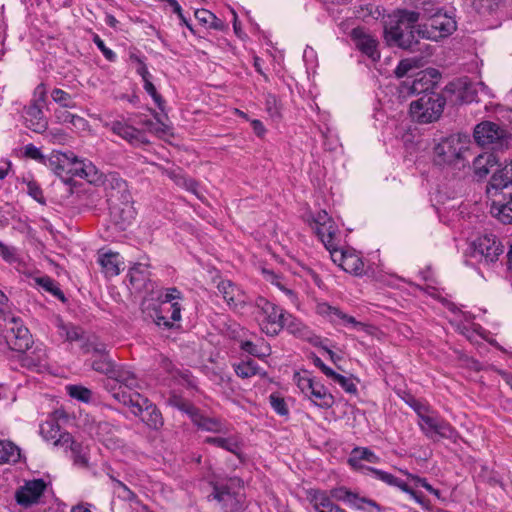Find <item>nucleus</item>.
<instances>
[{"instance_id":"nucleus-62","label":"nucleus","mask_w":512,"mask_h":512,"mask_svg":"<svg viewBox=\"0 0 512 512\" xmlns=\"http://www.w3.org/2000/svg\"><path fill=\"white\" fill-rule=\"evenodd\" d=\"M171 319V310H166L162 314L159 312V309L155 314V323L158 326H163L164 328H171L173 326Z\"/></svg>"},{"instance_id":"nucleus-55","label":"nucleus","mask_w":512,"mask_h":512,"mask_svg":"<svg viewBox=\"0 0 512 512\" xmlns=\"http://www.w3.org/2000/svg\"><path fill=\"white\" fill-rule=\"evenodd\" d=\"M266 110L272 118L280 117V105L277 97L273 94H268L265 98Z\"/></svg>"},{"instance_id":"nucleus-17","label":"nucleus","mask_w":512,"mask_h":512,"mask_svg":"<svg viewBox=\"0 0 512 512\" xmlns=\"http://www.w3.org/2000/svg\"><path fill=\"white\" fill-rule=\"evenodd\" d=\"M45 489L46 483L44 480L36 479L29 481L16 491V501L18 504L24 507H29L35 503H38Z\"/></svg>"},{"instance_id":"nucleus-63","label":"nucleus","mask_w":512,"mask_h":512,"mask_svg":"<svg viewBox=\"0 0 512 512\" xmlns=\"http://www.w3.org/2000/svg\"><path fill=\"white\" fill-rule=\"evenodd\" d=\"M196 19L203 24L209 25L212 21H219V19L210 11L206 9H198L195 11Z\"/></svg>"},{"instance_id":"nucleus-53","label":"nucleus","mask_w":512,"mask_h":512,"mask_svg":"<svg viewBox=\"0 0 512 512\" xmlns=\"http://www.w3.org/2000/svg\"><path fill=\"white\" fill-rule=\"evenodd\" d=\"M269 400L271 407L274 409L276 413H278L281 416H285L288 414L289 411L284 398H282L278 394L273 393L269 396Z\"/></svg>"},{"instance_id":"nucleus-52","label":"nucleus","mask_w":512,"mask_h":512,"mask_svg":"<svg viewBox=\"0 0 512 512\" xmlns=\"http://www.w3.org/2000/svg\"><path fill=\"white\" fill-rule=\"evenodd\" d=\"M141 123L143 126H145L147 128V130L149 132H152L159 136L166 134V132L168 130V126L165 125L163 122H161L158 118L156 121L146 119V120L142 121Z\"/></svg>"},{"instance_id":"nucleus-3","label":"nucleus","mask_w":512,"mask_h":512,"mask_svg":"<svg viewBox=\"0 0 512 512\" xmlns=\"http://www.w3.org/2000/svg\"><path fill=\"white\" fill-rule=\"evenodd\" d=\"M254 314L261 331L266 335L276 336L283 329L286 311L266 298L256 299Z\"/></svg>"},{"instance_id":"nucleus-50","label":"nucleus","mask_w":512,"mask_h":512,"mask_svg":"<svg viewBox=\"0 0 512 512\" xmlns=\"http://www.w3.org/2000/svg\"><path fill=\"white\" fill-rule=\"evenodd\" d=\"M334 382L338 383L345 392L349 394L357 393V386L351 377H346L336 372L330 377Z\"/></svg>"},{"instance_id":"nucleus-16","label":"nucleus","mask_w":512,"mask_h":512,"mask_svg":"<svg viewBox=\"0 0 512 512\" xmlns=\"http://www.w3.org/2000/svg\"><path fill=\"white\" fill-rule=\"evenodd\" d=\"M351 39L355 46L373 61L380 58V53L377 49V40L370 35L364 28L356 27L350 33Z\"/></svg>"},{"instance_id":"nucleus-54","label":"nucleus","mask_w":512,"mask_h":512,"mask_svg":"<svg viewBox=\"0 0 512 512\" xmlns=\"http://www.w3.org/2000/svg\"><path fill=\"white\" fill-rule=\"evenodd\" d=\"M415 410L417 411L420 417L419 425L421 429L427 436H431L436 423V418L421 414L420 408H415Z\"/></svg>"},{"instance_id":"nucleus-32","label":"nucleus","mask_w":512,"mask_h":512,"mask_svg":"<svg viewBox=\"0 0 512 512\" xmlns=\"http://www.w3.org/2000/svg\"><path fill=\"white\" fill-rule=\"evenodd\" d=\"M98 262L102 266L106 276L113 277L120 273V255L108 252L99 256Z\"/></svg>"},{"instance_id":"nucleus-10","label":"nucleus","mask_w":512,"mask_h":512,"mask_svg":"<svg viewBox=\"0 0 512 512\" xmlns=\"http://www.w3.org/2000/svg\"><path fill=\"white\" fill-rule=\"evenodd\" d=\"M330 256L332 261L345 272L354 275H361L364 270V263L361 257L354 250H344L337 247L330 253Z\"/></svg>"},{"instance_id":"nucleus-41","label":"nucleus","mask_w":512,"mask_h":512,"mask_svg":"<svg viewBox=\"0 0 512 512\" xmlns=\"http://www.w3.org/2000/svg\"><path fill=\"white\" fill-rule=\"evenodd\" d=\"M309 499L317 512L327 510L334 505L327 493L321 490H311L309 492Z\"/></svg>"},{"instance_id":"nucleus-43","label":"nucleus","mask_w":512,"mask_h":512,"mask_svg":"<svg viewBox=\"0 0 512 512\" xmlns=\"http://www.w3.org/2000/svg\"><path fill=\"white\" fill-rule=\"evenodd\" d=\"M235 373L241 378H250L260 374L261 369L254 360L248 359L234 365Z\"/></svg>"},{"instance_id":"nucleus-47","label":"nucleus","mask_w":512,"mask_h":512,"mask_svg":"<svg viewBox=\"0 0 512 512\" xmlns=\"http://www.w3.org/2000/svg\"><path fill=\"white\" fill-rule=\"evenodd\" d=\"M51 97L53 101L58 103L62 108L76 107V104L73 102L71 95L60 88L53 89L51 92Z\"/></svg>"},{"instance_id":"nucleus-1","label":"nucleus","mask_w":512,"mask_h":512,"mask_svg":"<svg viewBox=\"0 0 512 512\" xmlns=\"http://www.w3.org/2000/svg\"><path fill=\"white\" fill-rule=\"evenodd\" d=\"M468 152L465 142L459 136L452 135L435 145L433 162L443 169L461 170L468 165Z\"/></svg>"},{"instance_id":"nucleus-64","label":"nucleus","mask_w":512,"mask_h":512,"mask_svg":"<svg viewBox=\"0 0 512 512\" xmlns=\"http://www.w3.org/2000/svg\"><path fill=\"white\" fill-rule=\"evenodd\" d=\"M55 117L58 123L70 124L73 121L75 114H72L64 108H61L55 110Z\"/></svg>"},{"instance_id":"nucleus-12","label":"nucleus","mask_w":512,"mask_h":512,"mask_svg":"<svg viewBox=\"0 0 512 512\" xmlns=\"http://www.w3.org/2000/svg\"><path fill=\"white\" fill-rule=\"evenodd\" d=\"M104 126L133 146H141L149 143L144 131L137 129L126 122L116 120L106 122Z\"/></svg>"},{"instance_id":"nucleus-33","label":"nucleus","mask_w":512,"mask_h":512,"mask_svg":"<svg viewBox=\"0 0 512 512\" xmlns=\"http://www.w3.org/2000/svg\"><path fill=\"white\" fill-rule=\"evenodd\" d=\"M59 336L68 342H80L83 340L84 332L80 327L72 324H66L61 320L57 324Z\"/></svg>"},{"instance_id":"nucleus-42","label":"nucleus","mask_w":512,"mask_h":512,"mask_svg":"<svg viewBox=\"0 0 512 512\" xmlns=\"http://www.w3.org/2000/svg\"><path fill=\"white\" fill-rule=\"evenodd\" d=\"M79 346L82 349L83 353H95V354H104L107 351V346L99 342L97 337H85L83 335V340L79 342Z\"/></svg>"},{"instance_id":"nucleus-5","label":"nucleus","mask_w":512,"mask_h":512,"mask_svg":"<svg viewBox=\"0 0 512 512\" xmlns=\"http://www.w3.org/2000/svg\"><path fill=\"white\" fill-rule=\"evenodd\" d=\"M446 99L437 92L423 94L410 104V114L419 123H431L440 118Z\"/></svg>"},{"instance_id":"nucleus-26","label":"nucleus","mask_w":512,"mask_h":512,"mask_svg":"<svg viewBox=\"0 0 512 512\" xmlns=\"http://www.w3.org/2000/svg\"><path fill=\"white\" fill-rule=\"evenodd\" d=\"M337 226L334 221L321 224L315 227V232L324 244L325 248L331 253L338 247Z\"/></svg>"},{"instance_id":"nucleus-18","label":"nucleus","mask_w":512,"mask_h":512,"mask_svg":"<svg viewBox=\"0 0 512 512\" xmlns=\"http://www.w3.org/2000/svg\"><path fill=\"white\" fill-rule=\"evenodd\" d=\"M15 327H12L6 334L8 346L17 352L29 351L32 344V336L26 327L18 326L13 319Z\"/></svg>"},{"instance_id":"nucleus-51","label":"nucleus","mask_w":512,"mask_h":512,"mask_svg":"<svg viewBox=\"0 0 512 512\" xmlns=\"http://www.w3.org/2000/svg\"><path fill=\"white\" fill-rule=\"evenodd\" d=\"M416 68L415 62L410 59L401 60L395 69V75L397 78H403L407 76V79L414 77L410 72Z\"/></svg>"},{"instance_id":"nucleus-31","label":"nucleus","mask_w":512,"mask_h":512,"mask_svg":"<svg viewBox=\"0 0 512 512\" xmlns=\"http://www.w3.org/2000/svg\"><path fill=\"white\" fill-rule=\"evenodd\" d=\"M190 419L198 428L202 430L215 433H221L224 431V426L219 420L204 416L198 409Z\"/></svg>"},{"instance_id":"nucleus-28","label":"nucleus","mask_w":512,"mask_h":512,"mask_svg":"<svg viewBox=\"0 0 512 512\" xmlns=\"http://www.w3.org/2000/svg\"><path fill=\"white\" fill-rule=\"evenodd\" d=\"M308 397L316 406L324 409L332 407L335 402L333 395L327 391L320 381L315 382Z\"/></svg>"},{"instance_id":"nucleus-40","label":"nucleus","mask_w":512,"mask_h":512,"mask_svg":"<svg viewBox=\"0 0 512 512\" xmlns=\"http://www.w3.org/2000/svg\"><path fill=\"white\" fill-rule=\"evenodd\" d=\"M62 448H64L65 450L69 449L71 451L74 464L81 467L87 466L88 460L86 457V453L84 451V447L82 446L81 443L76 442L72 436L71 443L69 442L65 444Z\"/></svg>"},{"instance_id":"nucleus-60","label":"nucleus","mask_w":512,"mask_h":512,"mask_svg":"<svg viewBox=\"0 0 512 512\" xmlns=\"http://www.w3.org/2000/svg\"><path fill=\"white\" fill-rule=\"evenodd\" d=\"M114 482V489L119 491V496L124 500H132L135 494L121 481L112 478Z\"/></svg>"},{"instance_id":"nucleus-13","label":"nucleus","mask_w":512,"mask_h":512,"mask_svg":"<svg viewBox=\"0 0 512 512\" xmlns=\"http://www.w3.org/2000/svg\"><path fill=\"white\" fill-rule=\"evenodd\" d=\"M491 199L490 213L503 224H512V192L488 195Z\"/></svg>"},{"instance_id":"nucleus-21","label":"nucleus","mask_w":512,"mask_h":512,"mask_svg":"<svg viewBox=\"0 0 512 512\" xmlns=\"http://www.w3.org/2000/svg\"><path fill=\"white\" fill-rule=\"evenodd\" d=\"M510 186H512V161L492 175L486 192L488 195H495L499 192H505Z\"/></svg>"},{"instance_id":"nucleus-14","label":"nucleus","mask_w":512,"mask_h":512,"mask_svg":"<svg viewBox=\"0 0 512 512\" xmlns=\"http://www.w3.org/2000/svg\"><path fill=\"white\" fill-rule=\"evenodd\" d=\"M62 160L68 164L66 176L70 177V179L72 177H79L86 179L90 183H94L101 178V174H99L97 168L91 162L70 158L69 156L68 160Z\"/></svg>"},{"instance_id":"nucleus-37","label":"nucleus","mask_w":512,"mask_h":512,"mask_svg":"<svg viewBox=\"0 0 512 512\" xmlns=\"http://www.w3.org/2000/svg\"><path fill=\"white\" fill-rule=\"evenodd\" d=\"M20 458V449L10 441H0V464L16 463Z\"/></svg>"},{"instance_id":"nucleus-58","label":"nucleus","mask_w":512,"mask_h":512,"mask_svg":"<svg viewBox=\"0 0 512 512\" xmlns=\"http://www.w3.org/2000/svg\"><path fill=\"white\" fill-rule=\"evenodd\" d=\"M143 82L145 91L153 98L158 107L162 109L163 99L161 95L157 92L156 87L151 82V79L145 80Z\"/></svg>"},{"instance_id":"nucleus-48","label":"nucleus","mask_w":512,"mask_h":512,"mask_svg":"<svg viewBox=\"0 0 512 512\" xmlns=\"http://www.w3.org/2000/svg\"><path fill=\"white\" fill-rule=\"evenodd\" d=\"M214 499H216L219 502H223L225 505L228 503L233 504L236 499L231 494L229 488L226 485H219L216 484L213 488L212 493Z\"/></svg>"},{"instance_id":"nucleus-61","label":"nucleus","mask_w":512,"mask_h":512,"mask_svg":"<svg viewBox=\"0 0 512 512\" xmlns=\"http://www.w3.org/2000/svg\"><path fill=\"white\" fill-rule=\"evenodd\" d=\"M93 42L95 45L100 49V51L103 53L105 58L109 61H114L116 59V54L111 49L106 47L104 41L98 36L95 35L93 38Z\"/></svg>"},{"instance_id":"nucleus-34","label":"nucleus","mask_w":512,"mask_h":512,"mask_svg":"<svg viewBox=\"0 0 512 512\" xmlns=\"http://www.w3.org/2000/svg\"><path fill=\"white\" fill-rule=\"evenodd\" d=\"M24 355L22 357V365L27 367L28 369H36L41 367L46 360V352L44 349L36 347L31 352H22Z\"/></svg>"},{"instance_id":"nucleus-15","label":"nucleus","mask_w":512,"mask_h":512,"mask_svg":"<svg viewBox=\"0 0 512 512\" xmlns=\"http://www.w3.org/2000/svg\"><path fill=\"white\" fill-rule=\"evenodd\" d=\"M319 315L326 317L335 325H350L356 329H364L365 325L357 321L353 316L347 315L339 308L329 305L328 303H319L316 307Z\"/></svg>"},{"instance_id":"nucleus-57","label":"nucleus","mask_w":512,"mask_h":512,"mask_svg":"<svg viewBox=\"0 0 512 512\" xmlns=\"http://www.w3.org/2000/svg\"><path fill=\"white\" fill-rule=\"evenodd\" d=\"M368 469L370 472H372L375 475V477L378 480L383 481L384 483L391 485V486H394V484H398V478L395 477L394 475H392L388 472L376 469V468H368Z\"/></svg>"},{"instance_id":"nucleus-36","label":"nucleus","mask_w":512,"mask_h":512,"mask_svg":"<svg viewBox=\"0 0 512 512\" xmlns=\"http://www.w3.org/2000/svg\"><path fill=\"white\" fill-rule=\"evenodd\" d=\"M62 159L68 160L67 154H54L48 160V166L54 173L60 177V179L68 183L70 181V177L66 176L68 164H66Z\"/></svg>"},{"instance_id":"nucleus-24","label":"nucleus","mask_w":512,"mask_h":512,"mask_svg":"<svg viewBox=\"0 0 512 512\" xmlns=\"http://www.w3.org/2000/svg\"><path fill=\"white\" fill-rule=\"evenodd\" d=\"M361 461H367L369 463H378L380 458L367 447H355L352 449L348 458L349 465L356 471L367 470L369 467L362 465Z\"/></svg>"},{"instance_id":"nucleus-2","label":"nucleus","mask_w":512,"mask_h":512,"mask_svg":"<svg viewBox=\"0 0 512 512\" xmlns=\"http://www.w3.org/2000/svg\"><path fill=\"white\" fill-rule=\"evenodd\" d=\"M114 398L130 407L131 412L135 416H141V420L149 428L158 430L163 426L164 420L160 410L140 393L136 391L130 393H114Z\"/></svg>"},{"instance_id":"nucleus-59","label":"nucleus","mask_w":512,"mask_h":512,"mask_svg":"<svg viewBox=\"0 0 512 512\" xmlns=\"http://www.w3.org/2000/svg\"><path fill=\"white\" fill-rule=\"evenodd\" d=\"M315 382L318 381L315 380L314 378L300 376L297 380V386L299 387L303 394L308 396L312 390V387H314Z\"/></svg>"},{"instance_id":"nucleus-30","label":"nucleus","mask_w":512,"mask_h":512,"mask_svg":"<svg viewBox=\"0 0 512 512\" xmlns=\"http://www.w3.org/2000/svg\"><path fill=\"white\" fill-rule=\"evenodd\" d=\"M455 90L459 91L457 98L463 103H470L477 99V89L470 82L459 81L457 84L451 83L445 88L446 92Z\"/></svg>"},{"instance_id":"nucleus-9","label":"nucleus","mask_w":512,"mask_h":512,"mask_svg":"<svg viewBox=\"0 0 512 512\" xmlns=\"http://www.w3.org/2000/svg\"><path fill=\"white\" fill-rule=\"evenodd\" d=\"M423 37L438 39L451 35L456 30V21L446 14L436 13L430 19L428 25H424Z\"/></svg>"},{"instance_id":"nucleus-6","label":"nucleus","mask_w":512,"mask_h":512,"mask_svg":"<svg viewBox=\"0 0 512 512\" xmlns=\"http://www.w3.org/2000/svg\"><path fill=\"white\" fill-rule=\"evenodd\" d=\"M423 33V29H415L414 26L398 22L385 31V38L390 45L413 51L419 38H424Z\"/></svg>"},{"instance_id":"nucleus-39","label":"nucleus","mask_w":512,"mask_h":512,"mask_svg":"<svg viewBox=\"0 0 512 512\" xmlns=\"http://www.w3.org/2000/svg\"><path fill=\"white\" fill-rule=\"evenodd\" d=\"M166 403L173 408L185 412L190 418L197 410L192 403L176 393H171L167 398Z\"/></svg>"},{"instance_id":"nucleus-4","label":"nucleus","mask_w":512,"mask_h":512,"mask_svg":"<svg viewBox=\"0 0 512 512\" xmlns=\"http://www.w3.org/2000/svg\"><path fill=\"white\" fill-rule=\"evenodd\" d=\"M473 136L480 146L494 151L508 149L512 142V134L504 126L491 121L476 125Z\"/></svg>"},{"instance_id":"nucleus-38","label":"nucleus","mask_w":512,"mask_h":512,"mask_svg":"<svg viewBox=\"0 0 512 512\" xmlns=\"http://www.w3.org/2000/svg\"><path fill=\"white\" fill-rule=\"evenodd\" d=\"M37 285L44 291L52 294L62 302H66V297L60 289L58 283L49 276H42L35 279Z\"/></svg>"},{"instance_id":"nucleus-29","label":"nucleus","mask_w":512,"mask_h":512,"mask_svg":"<svg viewBox=\"0 0 512 512\" xmlns=\"http://www.w3.org/2000/svg\"><path fill=\"white\" fill-rule=\"evenodd\" d=\"M497 163L496 157L492 153L479 154L472 163V169L476 177L482 179L486 177L490 169Z\"/></svg>"},{"instance_id":"nucleus-20","label":"nucleus","mask_w":512,"mask_h":512,"mask_svg":"<svg viewBox=\"0 0 512 512\" xmlns=\"http://www.w3.org/2000/svg\"><path fill=\"white\" fill-rule=\"evenodd\" d=\"M181 297L182 294L177 288H166L159 295V312L162 314L166 310H171L172 321H179L181 319V306L178 302L173 301L181 299Z\"/></svg>"},{"instance_id":"nucleus-7","label":"nucleus","mask_w":512,"mask_h":512,"mask_svg":"<svg viewBox=\"0 0 512 512\" xmlns=\"http://www.w3.org/2000/svg\"><path fill=\"white\" fill-rule=\"evenodd\" d=\"M471 249L472 257L485 264L495 263L504 251L501 241L493 234L478 237L472 243Z\"/></svg>"},{"instance_id":"nucleus-8","label":"nucleus","mask_w":512,"mask_h":512,"mask_svg":"<svg viewBox=\"0 0 512 512\" xmlns=\"http://www.w3.org/2000/svg\"><path fill=\"white\" fill-rule=\"evenodd\" d=\"M35 96L37 99L26 109L25 120L27 126L37 133H42L47 129V120L44 117L42 107L45 102L46 91L43 84H40L35 89Z\"/></svg>"},{"instance_id":"nucleus-56","label":"nucleus","mask_w":512,"mask_h":512,"mask_svg":"<svg viewBox=\"0 0 512 512\" xmlns=\"http://www.w3.org/2000/svg\"><path fill=\"white\" fill-rule=\"evenodd\" d=\"M27 193L38 203H40V204L46 203L45 197L43 196V191H42L41 187L37 184V182H35V181L27 182Z\"/></svg>"},{"instance_id":"nucleus-44","label":"nucleus","mask_w":512,"mask_h":512,"mask_svg":"<svg viewBox=\"0 0 512 512\" xmlns=\"http://www.w3.org/2000/svg\"><path fill=\"white\" fill-rule=\"evenodd\" d=\"M332 493H333V496L336 497L337 499L344 500L350 504L357 506L358 508H361V505L359 504V502L368 503L369 505L376 506V503L374 501L367 500L365 498H359L356 494H354L344 488L334 490Z\"/></svg>"},{"instance_id":"nucleus-46","label":"nucleus","mask_w":512,"mask_h":512,"mask_svg":"<svg viewBox=\"0 0 512 512\" xmlns=\"http://www.w3.org/2000/svg\"><path fill=\"white\" fill-rule=\"evenodd\" d=\"M66 390L71 398L83 403H89L92 399V391L84 386L68 385L66 386Z\"/></svg>"},{"instance_id":"nucleus-11","label":"nucleus","mask_w":512,"mask_h":512,"mask_svg":"<svg viewBox=\"0 0 512 512\" xmlns=\"http://www.w3.org/2000/svg\"><path fill=\"white\" fill-rule=\"evenodd\" d=\"M138 387L139 382L136 375L131 370L124 367L114 369L106 384V388L112 393L113 397L114 393L125 392L122 390L123 388L132 391Z\"/></svg>"},{"instance_id":"nucleus-22","label":"nucleus","mask_w":512,"mask_h":512,"mask_svg":"<svg viewBox=\"0 0 512 512\" xmlns=\"http://www.w3.org/2000/svg\"><path fill=\"white\" fill-rule=\"evenodd\" d=\"M217 290L230 307H242L246 302L243 291L230 280H222L219 282Z\"/></svg>"},{"instance_id":"nucleus-35","label":"nucleus","mask_w":512,"mask_h":512,"mask_svg":"<svg viewBox=\"0 0 512 512\" xmlns=\"http://www.w3.org/2000/svg\"><path fill=\"white\" fill-rule=\"evenodd\" d=\"M205 443L214 445L218 448L224 449L226 451H229L233 454L238 455L239 454V441L236 437H207L205 439Z\"/></svg>"},{"instance_id":"nucleus-25","label":"nucleus","mask_w":512,"mask_h":512,"mask_svg":"<svg viewBox=\"0 0 512 512\" xmlns=\"http://www.w3.org/2000/svg\"><path fill=\"white\" fill-rule=\"evenodd\" d=\"M110 215L116 224L125 229L135 217V210L128 202L112 203L109 207Z\"/></svg>"},{"instance_id":"nucleus-49","label":"nucleus","mask_w":512,"mask_h":512,"mask_svg":"<svg viewBox=\"0 0 512 512\" xmlns=\"http://www.w3.org/2000/svg\"><path fill=\"white\" fill-rule=\"evenodd\" d=\"M433 433L438 434L442 438L447 439H451L456 435L455 429L448 422L440 420L438 418H436V423L432 434Z\"/></svg>"},{"instance_id":"nucleus-19","label":"nucleus","mask_w":512,"mask_h":512,"mask_svg":"<svg viewBox=\"0 0 512 512\" xmlns=\"http://www.w3.org/2000/svg\"><path fill=\"white\" fill-rule=\"evenodd\" d=\"M40 434L46 441L53 442L54 446L63 447L71 443V434L61 432V428L55 419L46 420L40 425Z\"/></svg>"},{"instance_id":"nucleus-23","label":"nucleus","mask_w":512,"mask_h":512,"mask_svg":"<svg viewBox=\"0 0 512 512\" xmlns=\"http://www.w3.org/2000/svg\"><path fill=\"white\" fill-rule=\"evenodd\" d=\"M283 328L293 334L294 336L306 340L313 345H317L319 342V337L316 336L306 325H304L300 320L296 319L292 315L286 312L285 315V323H283Z\"/></svg>"},{"instance_id":"nucleus-27","label":"nucleus","mask_w":512,"mask_h":512,"mask_svg":"<svg viewBox=\"0 0 512 512\" xmlns=\"http://www.w3.org/2000/svg\"><path fill=\"white\" fill-rule=\"evenodd\" d=\"M401 87V92L407 94L430 93V89L432 88L431 81L427 79V75L418 73L415 74L413 80L406 79Z\"/></svg>"},{"instance_id":"nucleus-45","label":"nucleus","mask_w":512,"mask_h":512,"mask_svg":"<svg viewBox=\"0 0 512 512\" xmlns=\"http://www.w3.org/2000/svg\"><path fill=\"white\" fill-rule=\"evenodd\" d=\"M98 355L99 358L95 359L91 364L92 368L99 373L108 375V378H110L115 369L112 360L108 357L107 351L104 354Z\"/></svg>"}]
</instances>
